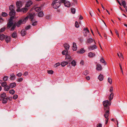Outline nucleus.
Masks as SVG:
<instances>
[{
  "label": "nucleus",
  "instance_id": "nucleus-1",
  "mask_svg": "<svg viewBox=\"0 0 127 127\" xmlns=\"http://www.w3.org/2000/svg\"><path fill=\"white\" fill-rule=\"evenodd\" d=\"M14 18V16H11L7 25V29H9L10 28V30L11 31H13L15 29L16 26L17 27H19L22 24H25L28 19L29 17L27 16L25 18L21 19L14 24L13 19Z\"/></svg>",
  "mask_w": 127,
  "mask_h": 127
},
{
  "label": "nucleus",
  "instance_id": "nucleus-2",
  "mask_svg": "<svg viewBox=\"0 0 127 127\" xmlns=\"http://www.w3.org/2000/svg\"><path fill=\"white\" fill-rule=\"evenodd\" d=\"M103 103L104 106V109L106 111L108 110L109 112V106L111 104V101L108 100H105L103 102Z\"/></svg>",
  "mask_w": 127,
  "mask_h": 127
},
{
  "label": "nucleus",
  "instance_id": "nucleus-3",
  "mask_svg": "<svg viewBox=\"0 0 127 127\" xmlns=\"http://www.w3.org/2000/svg\"><path fill=\"white\" fill-rule=\"evenodd\" d=\"M61 3V0H60V1H58L57 2H52L51 5L53 6L54 8L57 9L60 7Z\"/></svg>",
  "mask_w": 127,
  "mask_h": 127
},
{
  "label": "nucleus",
  "instance_id": "nucleus-4",
  "mask_svg": "<svg viewBox=\"0 0 127 127\" xmlns=\"http://www.w3.org/2000/svg\"><path fill=\"white\" fill-rule=\"evenodd\" d=\"M27 8H23L21 9L17 8L16 11L18 12H23V13H26L28 11Z\"/></svg>",
  "mask_w": 127,
  "mask_h": 127
},
{
  "label": "nucleus",
  "instance_id": "nucleus-5",
  "mask_svg": "<svg viewBox=\"0 0 127 127\" xmlns=\"http://www.w3.org/2000/svg\"><path fill=\"white\" fill-rule=\"evenodd\" d=\"M109 111L107 110V111H106L105 112V113L104 115L105 117L106 118V123L105 124H107L108 122V117L109 115Z\"/></svg>",
  "mask_w": 127,
  "mask_h": 127
},
{
  "label": "nucleus",
  "instance_id": "nucleus-6",
  "mask_svg": "<svg viewBox=\"0 0 127 127\" xmlns=\"http://www.w3.org/2000/svg\"><path fill=\"white\" fill-rule=\"evenodd\" d=\"M62 3H63L64 5L67 7H70V3L68 1H64L63 2H62Z\"/></svg>",
  "mask_w": 127,
  "mask_h": 127
},
{
  "label": "nucleus",
  "instance_id": "nucleus-7",
  "mask_svg": "<svg viewBox=\"0 0 127 127\" xmlns=\"http://www.w3.org/2000/svg\"><path fill=\"white\" fill-rule=\"evenodd\" d=\"M35 14L34 13H30L29 14V16H27L29 17L30 19L31 20V21H32L34 17L35 16Z\"/></svg>",
  "mask_w": 127,
  "mask_h": 127
},
{
  "label": "nucleus",
  "instance_id": "nucleus-8",
  "mask_svg": "<svg viewBox=\"0 0 127 127\" xmlns=\"http://www.w3.org/2000/svg\"><path fill=\"white\" fill-rule=\"evenodd\" d=\"M16 5L18 8H20L22 6V3L20 1H17L16 2Z\"/></svg>",
  "mask_w": 127,
  "mask_h": 127
},
{
  "label": "nucleus",
  "instance_id": "nucleus-9",
  "mask_svg": "<svg viewBox=\"0 0 127 127\" xmlns=\"http://www.w3.org/2000/svg\"><path fill=\"white\" fill-rule=\"evenodd\" d=\"M6 96V93H3L0 95V100H2L3 98H5Z\"/></svg>",
  "mask_w": 127,
  "mask_h": 127
},
{
  "label": "nucleus",
  "instance_id": "nucleus-10",
  "mask_svg": "<svg viewBox=\"0 0 127 127\" xmlns=\"http://www.w3.org/2000/svg\"><path fill=\"white\" fill-rule=\"evenodd\" d=\"M64 46L65 50H68L70 47V46L67 43H65L64 45Z\"/></svg>",
  "mask_w": 127,
  "mask_h": 127
},
{
  "label": "nucleus",
  "instance_id": "nucleus-11",
  "mask_svg": "<svg viewBox=\"0 0 127 127\" xmlns=\"http://www.w3.org/2000/svg\"><path fill=\"white\" fill-rule=\"evenodd\" d=\"M95 55L94 53L90 52L88 54V56L90 58H92L95 56Z\"/></svg>",
  "mask_w": 127,
  "mask_h": 127
},
{
  "label": "nucleus",
  "instance_id": "nucleus-12",
  "mask_svg": "<svg viewBox=\"0 0 127 127\" xmlns=\"http://www.w3.org/2000/svg\"><path fill=\"white\" fill-rule=\"evenodd\" d=\"M10 88H12L16 86V84L15 82L11 83L9 85Z\"/></svg>",
  "mask_w": 127,
  "mask_h": 127
},
{
  "label": "nucleus",
  "instance_id": "nucleus-13",
  "mask_svg": "<svg viewBox=\"0 0 127 127\" xmlns=\"http://www.w3.org/2000/svg\"><path fill=\"white\" fill-rule=\"evenodd\" d=\"M96 68L98 71L101 70L102 69L101 65L99 64H97L96 65Z\"/></svg>",
  "mask_w": 127,
  "mask_h": 127
},
{
  "label": "nucleus",
  "instance_id": "nucleus-14",
  "mask_svg": "<svg viewBox=\"0 0 127 127\" xmlns=\"http://www.w3.org/2000/svg\"><path fill=\"white\" fill-rule=\"evenodd\" d=\"M72 49L74 51H75L77 49V47L76 43L74 42L73 43Z\"/></svg>",
  "mask_w": 127,
  "mask_h": 127
},
{
  "label": "nucleus",
  "instance_id": "nucleus-15",
  "mask_svg": "<svg viewBox=\"0 0 127 127\" xmlns=\"http://www.w3.org/2000/svg\"><path fill=\"white\" fill-rule=\"evenodd\" d=\"M32 2L31 1H29L26 3L25 6L26 7H28L30 6L32 4Z\"/></svg>",
  "mask_w": 127,
  "mask_h": 127
},
{
  "label": "nucleus",
  "instance_id": "nucleus-16",
  "mask_svg": "<svg viewBox=\"0 0 127 127\" xmlns=\"http://www.w3.org/2000/svg\"><path fill=\"white\" fill-rule=\"evenodd\" d=\"M97 47L95 45H93L92 46H89V48L92 50H93L97 48Z\"/></svg>",
  "mask_w": 127,
  "mask_h": 127
},
{
  "label": "nucleus",
  "instance_id": "nucleus-17",
  "mask_svg": "<svg viewBox=\"0 0 127 127\" xmlns=\"http://www.w3.org/2000/svg\"><path fill=\"white\" fill-rule=\"evenodd\" d=\"M85 52L84 49L83 48H81L79 51H77V53L78 54H83Z\"/></svg>",
  "mask_w": 127,
  "mask_h": 127
},
{
  "label": "nucleus",
  "instance_id": "nucleus-18",
  "mask_svg": "<svg viewBox=\"0 0 127 127\" xmlns=\"http://www.w3.org/2000/svg\"><path fill=\"white\" fill-rule=\"evenodd\" d=\"M12 37L14 38H16L17 37V34L15 32H14L12 34Z\"/></svg>",
  "mask_w": 127,
  "mask_h": 127
},
{
  "label": "nucleus",
  "instance_id": "nucleus-19",
  "mask_svg": "<svg viewBox=\"0 0 127 127\" xmlns=\"http://www.w3.org/2000/svg\"><path fill=\"white\" fill-rule=\"evenodd\" d=\"M6 36L3 34H1L0 36V39L1 40H3L5 38Z\"/></svg>",
  "mask_w": 127,
  "mask_h": 127
},
{
  "label": "nucleus",
  "instance_id": "nucleus-20",
  "mask_svg": "<svg viewBox=\"0 0 127 127\" xmlns=\"http://www.w3.org/2000/svg\"><path fill=\"white\" fill-rule=\"evenodd\" d=\"M68 63L64 61L61 62V64L63 67H64L68 64Z\"/></svg>",
  "mask_w": 127,
  "mask_h": 127
},
{
  "label": "nucleus",
  "instance_id": "nucleus-21",
  "mask_svg": "<svg viewBox=\"0 0 127 127\" xmlns=\"http://www.w3.org/2000/svg\"><path fill=\"white\" fill-rule=\"evenodd\" d=\"M87 43L90 44L92 43L94 41V40L93 39L91 38H89L87 40Z\"/></svg>",
  "mask_w": 127,
  "mask_h": 127
},
{
  "label": "nucleus",
  "instance_id": "nucleus-22",
  "mask_svg": "<svg viewBox=\"0 0 127 127\" xmlns=\"http://www.w3.org/2000/svg\"><path fill=\"white\" fill-rule=\"evenodd\" d=\"M26 31L24 29L22 30L21 32V34L22 36H24L26 34Z\"/></svg>",
  "mask_w": 127,
  "mask_h": 127
},
{
  "label": "nucleus",
  "instance_id": "nucleus-23",
  "mask_svg": "<svg viewBox=\"0 0 127 127\" xmlns=\"http://www.w3.org/2000/svg\"><path fill=\"white\" fill-rule=\"evenodd\" d=\"M15 14V12L14 10L11 11L9 12V15L11 16L12 15H14Z\"/></svg>",
  "mask_w": 127,
  "mask_h": 127
},
{
  "label": "nucleus",
  "instance_id": "nucleus-24",
  "mask_svg": "<svg viewBox=\"0 0 127 127\" xmlns=\"http://www.w3.org/2000/svg\"><path fill=\"white\" fill-rule=\"evenodd\" d=\"M11 40L10 37L9 36H6L5 37V41L7 43H8Z\"/></svg>",
  "mask_w": 127,
  "mask_h": 127
},
{
  "label": "nucleus",
  "instance_id": "nucleus-25",
  "mask_svg": "<svg viewBox=\"0 0 127 127\" xmlns=\"http://www.w3.org/2000/svg\"><path fill=\"white\" fill-rule=\"evenodd\" d=\"M2 100V103L4 104H5L7 102L8 99L6 98H3Z\"/></svg>",
  "mask_w": 127,
  "mask_h": 127
},
{
  "label": "nucleus",
  "instance_id": "nucleus-26",
  "mask_svg": "<svg viewBox=\"0 0 127 127\" xmlns=\"http://www.w3.org/2000/svg\"><path fill=\"white\" fill-rule=\"evenodd\" d=\"M62 53L63 55H66L68 54V50L65 49L62 51Z\"/></svg>",
  "mask_w": 127,
  "mask_h": 127
},
{
  "label": "nucleus",
  "instance_id": "nucleus-27",
  "mask_svg": "<svg viewBox=\"0 0 127 127\" xmlns=\"http://www.w3.org/2000/svg\"><path fill=\"white\" fill-rule=\"evenodd\" d=\"M44 15L43 12L42 11H40L39 13L38 14V16L39 17H42Z\"/></svg>",
  "mask_w": 127,
  "mask_h": 127
},
{
  "label": "nucleus",
  "instance_id": "nucleus-28",
  "mask_svg": "<svg viewBox=\"0 0 127 127\" xmlns=\"http://www.w3.org/2000/svg\"><path fill=\"white\" fill-rule=\"evenodd\" d=\"M4 88V90L5 91H8L10 88L9 86H6Z\"/></svg>",
  "mask_w": 127,
  "mask_h": 127
},
{
  "label": "nucleus",
  "instance_id": "nucleus-29",
  "mask_svg": "<svg viewBox=\"0 0 127 127\" xmlns=\"http://www.w3.org/2000/svg\"><path fill=\"white\" fill-rule=\"evenodd\" d=\"M113 96L114 95L113 93H111V94L110 95L109 97V98L110 101V100H111L113 98Z\"/></svg>",
  "mask_w": 127,
  "mask_h": 127
},
{
  "label": "nucleus",
  "instance_id": "nucleus-30",
  "mask_svg": "<svg viewBox=\"0 0 127 127\" xmlns=\"http://www.w3.org/2000/svg\"><path fill=\"white\" fill-rule=\"evenodd\" d=\"M100 61L101 63L104 64L105 65L106 64V63L105 62L103 58H101L100 60Z\"/></svg>",
  "mask_w": 127,
  "mask_h": 127
},
{
  "label": "nucleus",
  "instance_id": "nucleus-31",
  "mask_svg": "<svg viewBox=\"0 0 127 127\" xmlns=\"http://www.w3.org/2000/svg\"><path fill=\"white\" fill-rule=\"evenodd\" d=\"M15 92V91L13 89H11L9 91V93L12 95H13Z\"/></svg>",
  "mask_w": 127,
  "mask_h": 127
},
{
  "label": "nucleus",
  "instance_id": "nucleus-32",
  "mask_svg": "<svg viewBox=\"0 0 127 127\" xmlns=\"http://www.w3.org/2000/svg\"><path fill=\"white\" fill-rule=\"evenodd\" d=\"M6 80H5L3 82H2L1 83V85L2 86V87H5L6 85L7 84L6 82H5Z\"/></svg>",
  "mask_w": 127,
  "mask_h": 127
},
{
  "label": "nucleus",
  "instance_id": "nucleus-33",
  "mask_svg": "<svg viewBox=\"0 0 127 127\" xmlns=\"http://www.w3.org/2000/svg\"><path fill=\"white\" fill-rule=\"evenodd\" d=\"M10 75L11 76L10 77V79H15V76L14 75V74L12 73Z\"/></svg>",
  "mask_w": 127,
  "mask_h": 127
},
{
  "label": "nucleus",
  "instance_id": "nucleus-34",
  "mask_svg": "<svg viewBox=\"0 0 127 127\" xmlns=\"http://www.w3.org/2000/svg\"><path fill=\"white\" fill-rule=\"evenodd\" d=\"M14 8L13 6V5H10L9 7V9L10 11L14 10Z\"/></svg>",
  "mask_w": 127,
  "mask_h": 127
},
{
  "label": "nucleus",
  "instance_id": "nucleus-35",
  "mask_svg": "<svg viewBox=\"0 0 127 127\" xmlns=\"http://www.w3.org/2000/svg\"><path fill=\"white\" fill-rule=\"evenodd\" d=\"M98 79H103V75L101 74H100L98 77Z\"/></svg>",
  "mask_w": 127,
  "mask_h": 127
},
{
  "label": "nucleus",
  "instance_id": "nucleus-36",
  "mask_svg": "<svg viewBox=\"0 0 127 127\" xmlns=\"http://www.w3.org/2000/svg\"><path fill=\"white\" fill-rule=\"evenodd\" d=\"M84 31H85V33H87L88 34V33H89V31L87 28H84Z\"/></svg>",
  "mask_w": 127,
  "mask_h": 127
},
{
  "label": "nucleus",
  "instance_id": "nucleus-37",
  "mask_svg": "<svg viewBox=\"0 0 127 127\" xmlns=\"http://www.w3.org/2000/svg\"><path fill=\"white\" fill-rule=\"evenodd\" d=\"M71 64L73 66H75L76 65V62L74 60H73L71 63Z\"/></svg>",
  "mask_w": 127,
  "mask_h": 127
},
{
  "label": "nucleus",
  "instance_id": "nucleus-38",
  "mask_svg": "<svg viewBox=\"0 0 127 127\" xmlns=\"http://www.w3.org/2000/svg\"><path fill=\"white\" fill-rule=\"evenodd\" d=\"M47 72L49 74H53L54 71L52 70H47Z\"/></svg>",
  "mask_w": 127,
  "mask_h": 127
},
{
  "label": "nucleus",
  "instance_id": "nucleus-39",
  "mask_svg": "<svg viewBox=\"0 0 127 127\" xmlns=\"http://www.w3.org/2000/svg\"><path fill=\"white\" fill-rule=\"evenodd\" d=\"M71 12L73 14H75V9L73 8H71Z\"/></svg>",
  "mask_w": 127,
  "mask_h": 127
},
{
  "label": "nucleus",
  "instance_id": "nucleus-40",
  "mask_svg": "<svg viewBox=\"0 0 127 127\" xmlns=\"http://www.w3.org/2000/svg\"><path fill=\"white\" fill-rule=\"evenodd\" d=\"M1 15L3 17H5L7 16V14L6 12H2V13Z\"/></svg>",
  "mask_w": 127,
  "mask_h": 127
},
{
  "label": "nucleus",
  "instance_id": "nucleus-41",
  "mask_svg": "<svg viewBox=\"0 0 127 127\" xmlns=\"http://www.w3.org/2000/svg\"><path fill=\"white\" fill-rule=\"evenodd\" d=\"M34 10L38 12L41 10V8L40 7H37L35 8Z\"/></svg>",
  "mask_w": 127,
  "mask_h": 127
},
{
  "label": "nucleus",
  "instance_id": "nucleus-42",
  "mask_svg": "<svg viewBox=\"0 0 127 127\" xmlns=\"http://www.w3.org/2000/svg\"><path fill=\"white\" fill-rule=\"evenodd\" d=\"M60 64H61L59 63H56L54 65V67L55 68L57 67L58 66H59L60 65Z\"/></svg>",
  "mask_w": 127,
  "mask_h": 127
},
{
  "label": "nucleus",
  "instance_id": "nucleus-43",
  "mask_svg": "<svg viewBox=\"0 0 127 127\" xmlns=\"http://www.w3.org/2000/svg\"><path fill=\"white\" fill-rule=\"evenodd\" d=\"M122 4L124 8H125L126 7V3L125 1H123L122 2Z\"/></svg>",
  "mask_w": 127,
  "mask_h": 127
},
{
  "label": "nucleus",
  "instance_id": "nucleus-44",
  "mask_svg": "<svg viewBox=\"0 0 127 127\" xmlns=\"http://www.w3.org/2000/svg\"><path fill=\"white\" fill-rule=\"evenodd\" d=\"M71 58V56L69 54H68L66 55L65 59H67L69 58Z\"/></svg>",
  "mask_w": 127,
  "mask_h": 127
},
{
  "label": "nucleus",
  "instance_id": "nucleus-45",
  "mask_svg": "<svg viewBox=\"0 0 127 127\" xmlns=\"http://www.w3.org/2000/svg\"><path fill=\"white\" fill-rule=\"evenodd\" d=\"M18 97V95L16 94L14 95L13 97V98L14 99H16Z\"/></svg>",
  "mask_w": 127,
  "mask_h": 127
},
{
  "label": "nucleus",
  "instance_id": "nucleus-46",
  "mask_svg": "<svg viewBox=\"0 0 127 127\" xmlns=\"http://www.w3.org/2000/svg\"><path fill=\"white\" fill-rule=\"evenodd\" d=\"M5 29V27H4L3 28H2L0 30V33L1 32H3L4 31Z\"/></svg>",
  "mask_w": 127,
  "mask_h": 127
},
{
  "label": "nucleus",
  "instance_id": "nucleus-47",
  "mask_svg": "<svg viewBox=\"0 0 127 127\" xmlns=\"http://www.w3.org/2000/svg\"><path fill=\"white\" fill-rule=\"evenodd\" d=\"M32 25L33 26H35L37 25V22L35 21L34 22H33V21H32Z\"/></svg>",
  "mask_w": 127,
  "mask_h": 127
},
{
  "label": "nucleus",
  "instance_id": "nucleus-48",
  "mask_svg": "<svg viewBox=\"0 0 127 127\" xmlns=\"http://www.w3.org/2000/svg\"><path fill=\"white\" fill-rule=\"evenodd\" d=\"M75 26L76 27V28H78L79 27V25L78 24V22H77V21H76L75 22Z\"/></svg>",
  "mask_w": 127,
  "mask_h": 127
},
{
  "label": "nucleus",
  "instance_id": "nucleus-49",
  "mask_svg": "<svg viewBox=\"0 0 127 127\" xmlns=\"http://www.w3.org/2000/svg\"><path fill=\"white\" fill-rule=\"evenodd\" d=\"M72 58H69L68 59H67V62L68 63H69V62H71V61H72Z\"/></svg>",
  "mask_w": 127,
  "mask_h": 127
},
{
  "label": "nucleus",
  "instance_id": "nucleus-50",
  "mask_svg": "<svg viewBox=\"0 0 127 127\" xmlns=\"http://www.w3.org/2000/svg\"><path fill=\"white\" fill-rule=\"evenodd\" d=\"M113 91V87H110V89L109 92H111V93H112V92Z\"/></svg>",
  "mask_w": 127,
  "mask_h": 127
},
{
  "label": "nucleus",
  "instance_id": "nucleus-51",
  "mask_svg": "<svg viewBox=\"0 0 127 127\" xmlns=\"http://www.w3.org/2000/svg\"><path fill=\"white\" fill-rule=\"evenodd\" d=\"M18 77H20L22 75V73L21 72L19 73L16 75Z\"/></svg>",
  "mask_w": 127,
  "mask_h": 127
},
{
  "label": "nucleus",
  "instance_id": "nucleus-52",
  "mask_svg": "<svg viewBox=\"0 0 127 127\" xmlns=\"http://www.w3.org/2000/svg\"><path fill=\"white\" fill-rule=\"evenodd\" d=\"M31 27V26L30 25H29L27 26L25 28V29L26 30H28Z\"/></svg>",
  "mask_w": 127,
  "mask_h": 127
},
{
  "label": "nucleus",
  "instance_id": "nucleus-53",
  "mask_svg": "<svg viewBox=\"0 0 127 127\" xmlns=\"http://www.w3.org/2000/svg\"><path fill=\"white\" fill-rule=\"evenodd\" d=\"M3 20L2 18L0 16V23H1L3 22Z\"/></svg>",
  "mask_w": 127,
  "mask_h": 127
},
{
  "label": "nucleus",
  "instance_id": "nucleus-54",
  "mask_svg": "<svg viewBox=\"0 0 127 127\" xmlns=\"http://www.w3.org/2000/svg\"><path fill=\"white\" fill-rule=\"evenodd\" d=\"M8 77L6 76H5L3 78V79H8Z\"/></svg>",
  "mask_w": 127,
  "mask_h": 127
},
{
  "label": "nucleus",
  "instance_id": "nucleus-55",
  "mask_svg": "<svg viewBox=\"0 0 127 127\" xmlns=\"http://www.w3.org/2000/svg\"><path fill=\"white\" fill-rule=\"evenodd\" d=\"M28 72H25L24 74L23 75H24L25 76H26L28 75Z\"/></svg>",
  "mask_w": 127,
  "mask_h": 127
},
{
  "label": "nucleus",
  "instance_id": "nucleus-56",
  "mask_svg": "<svg viewBox=\"0 0 127 127\" xmlns=\"http://www.w3.org/2000/svg\"><path fill=\"white\" fill-rule=\"evenodd\" d=\"M83 74L85 75H86L88 74V73H87V71H85L83 72Z\"/></svg>",
  "mask_w": 127,
  "mask_h": 127
},
{
  "label": "nucleus",
  "instance_id": "nucleus-57",
  "mask_svg": "<svg viewBox=\"0 0 127 127\" xmlns=\"http://www.w3.org/2000/svg\"><path fill=\"white\" fill-rule=\"evenodd\" d=\"M102 127V124H99L97 125V126L96 127Z\"/></svg>",
  "mask_w": 127,
  "mask_h": 127
},
{
  "label": "nucleus",
  "instance_id": "nucleus-58",
  "mask_svg": "<svg viewBox=\"0 0 127 127\" xmlns=\"http://www.w3.org/2000/svg\"><path fill=\"white\" fill-rule=\"evenodd\" d=\"M60 0H54L52 2H57L58 1H60Z\"/></svg>",
  "mask_w": 127,
  "mask_h": 127
},
{
  "label": "nucleus",
  "instance_id": "nucleus-59",
  "mask_svg": "<svg viewBox=\"0 0 127 127\" xmlns=\"http://www.w3.org/2000/svg\"><path fill=\"white\" fill-rule=\"evenodd\" d=\"M120 58H122L123 59H124L123 56V55L122 53H120Z\"/></svg>",
  "mask_w": 127,
  "mask_h": 127
},
{
  "label": "nucleus",
  "instance_id": "nucleus-60",
  "mask_svg": "<svg viewBox=\"0 0 127 127\" xmlns=\"http://www.w3.org/2000/svg\"><path fill=\"white\" fill-rule=\"evenodd\" d=\"M79 19L80 20H82L83 19V17L81 15H80Z\"/></svg>",
  "mask_w": 127,
  "mask_h": 127
},
{
  "label": "nucleus",
  "instance_id": "nucleus-61",
  "mask_svg": "<svg viewBox=\"0 0 127 127\" xmlns=\"http://www.w3.org/2000/svg\"><path fill=\"white\" fill-rule=\"evenodd\" d=\"M108 82L110 84H111L112 83V80H108Z\"/></svg>",
  "mask_w": 127,
  "mask_h": 127
},
{
  "label": "nucleus",
  "instance_id": "nucleus-62",
  "mask_svg": "<svg viewBox=\"0 0 127 127\" xmlns=\"http://www.w3.org/2000/svg\"><path fill=\"white\" fill-rule=\"evenodd\" d=\"M86 79H90V78L89 76H87L86 77Z\"/></svg>",
  "mask_w": 127,
  "mask_h": 127
},
{
  "label": "nucleus",
  "instance_id": "nucleus-63",
  "mask_svg": "<svg viewBox=\"0 0 127 127\" xmlns=\"http://www.w3.org/2000/svg\"><path fill=\"white\" fill-rule=\"evenodd\" d=\"M8 99L10 101H11L12 99V97H8Z\"/></svg>",
  "mask_w": 127,
  "mask_h": 127
},
{
  "label": "nucleus",
  "instance_id": "nucleus-64",
  "mask_svg": "<svg viewBox=\"0 0 127 127\" xmlns=\"http://www.w3.org/2000/svg\"><path fill=\"white\" fill-rule=\"evenodd\" d=\"M104 37L106 39L107 38V35L106 34H104Z\"/></svg>",
  "mask_w": 127,
  "mask_h": 127
}]
</instances>
